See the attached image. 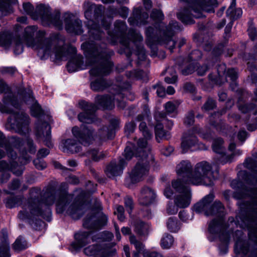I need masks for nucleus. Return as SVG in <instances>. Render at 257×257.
Here are the masks:
<instances>
[{
  "mask_svg": "<svg viewBox=\"0 0 257 257\" xmlns=\"http://www.w3.org/2000/svg\"><path fill=\"white\" fill-rule=\"evenodd\" d=\"M43 191L42 193L39 187L32 188L29 191L27 203L22 205L23 210L18 215L21 220L27 219L32 227L36 230H41L45 227L44 222L38 219L39 217L47 221L51 220V210L49 206L55 203L58 213L62 214L66 211L75 219L79 218L86 211L85 193L82 190L79 191V193L69 207L68 205L73 196L66 190H56L54 187L49 186Z\"/></svg>",
  "mask_w": 257,
  "mask_h": 257,
  "instance_id": "nucleus-1",
  "label": "nucleus"
},
{
  "mask_svg": "<svg viewBox=\"0 0 257 257\" xmlns=\"http://www.w3.org/2000/svg\"><path fill=\"white\" fill-rule=\"evenodd\" d=\"M81 48L86 57V63L84 64L82 56L76 55L67 64L69 72L84 69L87 66H91L92 68L89 71L91 76H105L110 73L112 63L109 58L114 55V52L108 49L105 43L87 41L81 45Z\"/></svg>",
  "mask_w": 257,
  "mask_h": 257,
  "instance_id": "nucleus-2",
  "label": "nucleus"
},
{
  "mask_svg": "<svg viewBox=\"0 0 257 257\" xmlns=\"http://www.w3.org/2000/svg\"><path fill=\"white\" fill-rule=\"evenodd\" d=\"M37 30V27L35 26L26 28L23 41L28 47L37 50L39 53L42 52L44 56L53 52L56 59L66 60L69 57L76 53L75 47L65 45V37L63 36L57 34L54 37L45 38V32L39 31L37 33L36 39H34Z\"/></svg>",
  "mask_w": 257,
  "mask_h": 257,
  "instance_id": "nucleus-3",
  "label": "nucleus"
},
{
  "mask_svg": "<svg viewBox=\"0 0 257 257\" xmlns=\"http://www.w3.org/2000/svg\"><path fill=\"white\" fill-rule=\"evenodd\" d=\"M237 176L239 180L231 181L230 186L233 189H241L243 194H234V197L241 199L244 196L251 198L249 201L242 203L240 209L243 210L239 216L240 226L245 228L251 223L257 224V176L252 175L245 170L240 171Z\"/></svg>",
  "mask_w": 257,
  "mask_h": 257,
  "instance_id": "nucleus-4",
  "label": "nucleus"
},
{
  "mask_svg": "<svg viewBox=\"0 0 257 257\" xmlns=\"http://www.w3.org/2000/svg\"><path fill=\"white\" fill-rule=\"evenodd\" d=\"M151 19L154 22V27L150 26L146 30L147 41L150 46L155 43L164 45L172 52L176 45V42L172 37L174 33L180 31L178 23L176 21H171L166 26L163 22L164 15L161 10L154 9L150 14Z\"/></svg>",
  "mask_w": 257,
  "mask_h": 257,
  "instance_id": "nucleus-5",
  "label": "nucleus"
},
{
  "mask_svg": "<svg viewBox=\"0 0 257 257\" xmlns=\"http://www.w3.org/2000/svg\"><path fill=\"white\" fill-rule=\"evenodd\" d=\"M4 93L3 103L0 102V111L2 113L13 114L14 121L12 126L15 132L20 135H26L29 132L30 117L23 111L14 113L12 106L19 109L20 103L10 87L3 80H0V94Z\"/></svg>",
  "mask_w": 257,
  "mask_h": 257,
  "instance_id": "nucleus-6",
  "label": "nucleus"
},
{
  "mask_svg": "<svg viewBox=\"0 0 257 257\" xmlns=\"http://www.w3.org/2000/svg\"><path fill=\"white\" fill-rule=\"evenodd\" d=\"M138 148L135 149V145L127 142L124 151L123 155L127 160H131L135 154L138 161L130 173V179L132 183L141 181L144 177L148 174L149 162L148 157L150 155V149L147 147V142L140 139L137 142Z\"/></svg>",
  "mask_w": 257,
  "mask_h": 257,
  "instance_id": "nucleus-7",
  "label": "nucleus"
},
{
  "mask_svg": "<svg viewBox=\"0 0 257 257\" xmlns=\"http://www.w3.org/2000/svg\"><path fill=\"white\" fill-rule=\"evenodd\" d=\"M127 26L125 22L121 20H117L114 23V32L108 31V41L114 45L117 41L123 47V50H120V53H124L126 57L129 59L132 55V49L130 47V43L132 41L135 43H140L143 40L142 36L137 33L134 29H130L128 32V36L126 37V32Z\"/></svg>",
  "mask_w": 257,
  "mask_h": 257,
  "instance_id": "nucleus-8",
  "label": "nucleus"
},
{
  "mask_svg": "<svg viewBox=\"0 0 257 257\" xmlns=\"http://www.w3.org/2000/svg\"><path fill=\"white\" fill-rule=\"evenodd\" d=\"M23 7L25 13L29 15L34 20L40 18L47 25H53L59 30L63 28V22L60 20L59 12L52 14L50 8L43 4L38 5L36 7L35 12H34V7L29 2L24 3Z\"/></svg>",
  "mask_w": 257,
  "mask_h": 257,
  "instance_id": "nucleus-9",
  "label": "nucleus"
},
{
  "mask_svg": "<svg viewBox=\"0 0 257 257\" xmlns=\"http://www.w3.org/2000/svg\"><path fill=\"white\" fill-rule=\"evenodd\" d=\"M227 226L224 222L223 217H218L212 220L209 224L208 231L211 234H219L220 240L225 243H227L230 238L231 234H232L234 239L235 240L234 251H235L236 244L238 240L243 241H248V240L243 239V232L241 230H237L233 233L232 230L227 231ZM236 253L239 254L235 251Z\"/></svg>",
  "mask_w": 257,
  "mask_h": 257,
  "instance_id": "nucleus-10",
  "label": "nucleus"
},
{
  "mask_svg": "<svg viewBox=\"0 0 257 257\" xmlns=\"http://www.w3.org/2000/svg\"><path fill=\"white\" fill-rule=\"evenodd\" d=\"M248 231V241L238 240L235 251L242 253L245 257H257V224L253 223L245 227Z\"/></svg>",
  "mask_w": 257,
  "mask_h": 257,
  "instance_id": "nucleus-11",
  "label": "nucleus"
},
{
  "mask_svg": "<svg viewBox=\"0 0 257 257\" xmlns=\"http://www.w3.org/2000/svg\"><path fill=\"white\" fill-rule=\"evenodd\" d=\"M212 167L206 161H202L195 165L193 175L188 179L193 185L211 186L213 184Z\"/></svg>",
  "mask_w": 257,
  "mask_h": 257,
  "instance_id": "nucleus-12",
  "label": "nucleus"
},
{
  "mask_svg": "<svg viewBox=\"0 0 257 257\" xmlns=\"http://www.w3.org/2000/svg\"><path fill=\"white\" fill-rule=\"evenodd\" d=\"M214 196L212 193L205 196L200 201L194 206V210L197 213L204 212L206 216L218 215L223 217L224 207L220 201H215L211 205Z\"/></svg>",
  "mask_w": 257,
  "mask_h": 257,
  "instance_id": "nucleus-13",
  "label": "nucleus"
},
{
  "mask_svg": "<svg viewBox=\"0 0 257 257\" xmlns=\"http://www.w3.org/2000/svg\"><path fill=\"white\" fill-rule=\"evenodd\" d=\"M85 6L87 9L85 11L84 16L88 20L87 26L88 29L89 41L94 43L93 40H101L104 36V33L95 22L93 10L91 9V3H86Z\"/></svg>",
  "mask_w": 257,
  "mask_h": 257,
  "instance_id": "nucleus-14",
  "label": "nucleus"
},
{
  "mask_svg": "<svg viewBox=\"0 0 257 257\" xmlns=\"http://www.w3.org/2000/svg\"><path fill=\"white\" fill-rule=\"evenodd\" d=\"M172 186L179 193L175 198V203L179 208H185L189 205L191 201L190 189L186 185L181 182L180 179L172 181Z\"/></svg>",
  "mask_w": 257,
  "mask_h": 257,
  "instance_id": "nucleus-15",
  "label": "nucleus"
},
{
  "mask_svg": "<svg viewBox=\"0 0 257 257\" xmlns=\"http://www.w3.org/2000/svg\"><path fill=\"white\" fill-rule=\"evenodd\" d=\"M80 107L83 110L78 115V118L81 122L86 123H94L97 120L95 112L97 109V106L92 103L81 101L79 103Z\"/></svg>",
  "mask_w": 257,
  "mask_h": 257,
  "instance_id": "nucleus-16",
  "label": "nucleus"
},
{
  "mask_svg": "<svg viewBox=\"0 0 257 257\" xmlns=\"http://www.w3.org/2000/svg\"><path fill=\"white\" fill-rule=\"evenodd\" d=\"M72 133L74 137L84 146L89 145L94 139V130L89 126L81 125V128L74 126L72 129Z\"/></svg>",
  "mask_w": 257,
  "mask_h": 257,
  "instance_id": "nucleus-17",
  "label": "nucleus"
},
{
  "mask_svg": "<svg viewBox=\"0 0 257 257\" xmlns=\"http://www.w3.org/2000/svg\"><path fill=\"white\" fill-rule=\"evenodd\" d=\"M18 92L22 96L25 103L31 105V114L32 116L39 118L44 114V110L37 101L35 100L31 90L28 89L27 91L25 89H21Z\"/></svg>",
  "mask_w": 257,
  "mask_h": 257,
  "instance_id": "nucleus-18",
  "label": "nucleus"
},
{
  "mask_svg": "<svg viewBox=\"0 0 257 257\" xmlns=\"http://www.w3.org/2000/svg\"><path fill=\"white\" fill-rule=\"evenodd\" d=\"M63 18L65 28L68 33L74 35H81L83 32L81 21L74 15L66 13Z\"/></svg>",
  "mask_w": 257,
  "mask_h": 257,
  "instance_id": "nucleus-19",
  "label": "nucleus"
},
{
  "mask_svg": "<svg viewBox=\"0 0 257 257\" xmlns=\"http://www.w3.org/2000/svg\"><path fill=\"white\" fill-rule=\"evenodd\" d=\"M107 222V217L101 213L97 217L92 214L87 215L84 219L83 226L86 229L95 231L101 229Z\"/></svg>",
  "mask_w": 257,
  "mask_h": 257,
  "instance_id": "nucleus-20",
  "label": "nucleus"
},
{
  "mask_svg": "<svg viewBox=\"0 0 257 257\" xmlns=\"http://www.w3.org/2000/svg\"><path fill=\"white\" fill-rule=\"evenodd\" d=\"M177 174L179 177L177 179H180L181 182L185 185L190 184L188 179L193 175L192 166L188 161H182L176 166Z\"/></svg>",
  "mask_w": 257,
  "mask_h": 257,
  "instance_id": "nucleus-21",
  "label": "nucleus"
},
{
  "mask_svg": "<svg viewBox=\"0 0 257 257\" xmlns=\"http://www.w3.org/2000/svg\"><path fill=\"white\" fill-rule=\"evenodd\" d=\"M36 136L38 139H43L45 145L49 148L53 147L51 141V126L46 122L40 123L38 120Z\"/></svg>",
  "mask_w": 257,
  "mask_h": 257,
  "instance_id": "nucleus-22",
  "label": "nucleus"
},
{
  "mask_svg": "<svg viewBox=\"0 0 257 257\" xmlns=\"http://www.w3.org/2000/svg\"><path fill=\"white\" fill-rule=\"evenodd\" d=\"M156 198L154 190L148 186H144L140 190L138 196V201L140 205L148 206L153 203Z\"/></svg>",
  "mask_w": 257,
  "mask_h": 257,
  "instance_id": "nucleus-23",
  "label": "nucleus"
},
{
  "mask_svg": "<svg viewBox=\"0 0 257 257\" xmlns=\"http://www.w3.org/2000/svg\"><path fill=\"white\" fill-rule=\"evenodd\" d=\"M179 100L169 101L164 104L165 112H158L155 113L154 117L158 122L166 117L167 114L174 116L177 113V109L180 104Z\"/></svg>",
  "mask_w": 257,
  "mask_h": 257,
  "instance_id": "nucleus-24",
  "label": "nucleus"
},
{
  "mask_svg": "<svg viewBox=\"0 0 257 257\" xmlns=\"http://www.w3.org/2000/svg\"><path fill=\"white\" fill-rule=\"evenodd\" d=\"M89 231H80L74 235L75 241L71 244V251H78L90 242Z\"/></svg>",
  "mask_w": 257,
  "mask_h": 257,
  "instance_id": "nucleus-25",
  "label": "nucleus"
},
{
  "mask_svg": "<svg viewBox=\"0 0 257 257\" xmlns=\"http://www.w3.org/2000/svg\"><path fill=\"white\" fill-rule=\"evenodd\" d=\"M149 15L147 13L142 12V9L138 8L133 10L132 16L128 19L130 25L141 26L148 24Z\"/></svg>",
  "mask_w": 257,
  "mask_h": 257,
  "instance_id": "nucleus-26",
  "label": "nucleus"
},
{
  "mask_svg": "<svg viewBox=\"0 0 257 257\" xmlns=\"http://www.w3.org/2000/svg\"><path fill=\"white\" fill-rule=\"evenodd\" d=\"M85 254L88 256L100 255L104 257L105 255H110L109 248L105 244H93L85 247L83 249Z\"/></svg>",
  "mask_w": 257,
  "mask_h": 257,
  "instance_id": "nucleus-27",
  "label": "nucleus"
},
{
  "mask_svg": "<svg viewBox=\"0 0 257 257\" xmlns=\"http://www.w3.org/2000/svg\"><path fill=\"white\" fill-rule=\"evenodd\" d=\"M126 162L123 159H120L118 164L114 161L111 162L106 167L105 172L109 178L120 175L122 170L126 165Z\"/></svg>",
  "mask_w": 257,
  "mask_h": 257,
  "instance_id": "nucleus-28",
  "label": "nucleus"
},
{
  "mask_svg": "<svg viewBox=\"0 0 257 257\" xmlns=\"http://www.w3.org/2000/svg\"><path fill=\"white\" fill-rule=\"evenodd\" d=\"M198 143V140L195 135L194 131L189 130L184 133L182 138L181 147L183 153L186 152L190 148L195 146Z\"/></svg>",
  "mask_w": 257,
  "mask_h": 257,
  "instance_id": "nucleus-29",
  "label": "nucleus"
},
{
  "mask_svg": "<svg viewBox=\"0 0 257 257\" xmlns=\"http://www.w3.org/2000/svg\"><path fill=\"white\" fill-rule=\"evenodd\" d=\"M114 95H98L95 97V102L104 109H112L114 107Z\"/></svg>",
  "mask_w": 257,
  "mask_h": 257,
  "instance_id": "nucleus-30",
  "label": "nucleus"
},
{
  "mask_svg": "<svg viewBox=\"0 0 257 257\" xmlns=\"http://www.w3.org/2000/svg\"><path fill=\"white\" fill-rule=\"evenodd\" d=\"M0 257H11L8 241V233L6 229H3L1 232Z\"/></svg>",
  "mask_w": 257,
  "mask_h": 257,
  "instance_id": "nucleus-31",
  "label": "nucleus"
},
{
  "mask_svg": "<svg viewBox=\"0 0 257 257\" xmlns=\"http://www.w3.org/2000/svg\"><path fill=\"white\" fill-rule=\"evenodd\" d=\"M111 80L104 78H97L92 81L90 83L91 89L96 92L102 91L112 85Z\"/></svg>",
  "mask_w": 257,
  "mask_h": 257,
  "instance_id": "nucleus-32",
  "label": "nucleus"
},
{
  "mask_svg": "<svg viewBox=\"0 0 257 257\" xmlns=\"http://www.w3.org/2000/svg\"><path fill=\"white\" fill-rule=\"evenodd\" d=\"M244 95L243 93L242 95L240 96L238 100L237 106L239 110L243 113H246L251 110H254L253 112V115L257 114V105L253 103H245V100H244L243 96Z\"/></svg>",
  "mask_w": 257,
  "mask_h": 257,
  "instance_id": "nucleus-33",
  "label": "nucleus"
},
{
  "mask_svg": "<svg viewBox=\"0 0 257 257\" xmlns=\"http://www.w3.org/2000/svg\"><path fill=\"white\" fill-rule=\"evenodd\" d=\"M155 134L157 141L160 143L162 140H168L171 137V133L164 128L162 123L158 122L155 126Z\"/></svg>",
  "mask_w": 257,
  "mask_h": 257,
  "instance_id": "nucleus-34",
  "label": "nucleus"
},
{
  "mask_svg": "<svg viewBox=\"0 0 257 257\" xmlns=\"http://www.w3.org/2000/svg\"><path fill=\"white\" fill-rule=\"evenodd\" d=\"M235 144L234 142H230L228 146V150L232 152V154L229 155L224 154L222 156V159L220 160V163L224 164L226 163L231 162L234 157L239 156L242 154V151L240 150H235Z\"/></svg>",
  "mask_w": 257,
  "mask_h": 257,
  "instance_id": "nucleus-35",
  "label": "nucleus"
},
{
  "mask_svg": "<svg viewBox=\"0 0 257 257\" xmlns=\"http://www.w3.org/2000/svg\"><path fill=\"white\" fill-rule=\"evenodd\" d=\"M64 148L72 153H78L80 151L81 147L76 140L73 139H68L64 141Z\"/></svg>",
  "mask_w": 257,
  "mask_h": 257,
  "instance_id": "nucleus-36",
  "label": "nucleus"
},
{
  "mask_svg": "<svg viewBox=\"0 0 257 257\" xmlns=\"http://www.w3.org/2000/svg\"><path fill=\"white\" fill-rule=\"evenodd\" d=\"M96 136L100 140L106 141L112 139L114 137V132L110 130L108 127L104 126L98 130Z\"/></svg>",
  "mask_w": 257,
  "mask_h": 257,
  "instance_id": "nucleus-37",
  "label": "nucleus"
},
{
  "mask_svg": "<svg viewBox=\"0 0 257 257\" xmlns=\"http://www.w3.org/2000/svg\"><path fill=\"white\" fill-rule=\"evenodd\" d=\"M8 145H10V149L7 151L8 152L11 151L12 148H15L21 151L24 145V141L19 137L12 136L8 138Z\"/></svg>",
  "mask_w": 257,
  "mask_h": 257,
  "instance_id": "nucleus-38",
  "label": "nucleus"
},
{
  "mask_svg": "<svg viewBox=\"0 0 257 257\" xmlns=\"http://www.w3.org/2000/svg\"><path fill=\"white\" fill-rule=\"evenodd\" d=\"M166 225L168 229L172 232H177L181 228V223L177 218L174 217H169Z\"/></svg>",
  "mask_w": 257,
  "mask_h": 257,
  "instance_id": "nucleus-39",
  "label": "nucleus"
},
{
  "mask_svg": "<svg viewBox=\"0 0 257 257\" xmlns=\"http://www.w3.org/2000/svg\"><path fill=\"white\" fill-rule=\"evenodd\" d=\"M24 197L22 196H11L8 197L5 201L7 208H12L22 204Z\"/></svg>",
  "mask_w": 257,
  "mask_h": 257,
  "instance_id": "nucleus-40",
  "label": "nucleus"
},
{
  "mask_svg": "<svg viewBox=\"0 0 257 257\" xmlns=\"http://www.w3.org/2000/svg\"><path fill=\"white\" fill-rule=\"evenodd\" d=\"M223 140L221 138H219L215 139L212 144V149L213 151L221 155L220 158H218L220 162L222 159V155L225 154L224 153L225 149L223 146Z\"/></svg>",
  "mask_w": 257,
  "mask_h": 257,
  "instance_id": "nucleus-41",
  "label": "nucleus"
},
{
  "mask_svg": "<svg viewBox=\"0 0 257 257\" xmlns=\"http://www.w3.org/2000/svg\"><path fill=\"white\" fill-rule=\"evenodd\" d=\"M17 0H0V17L7 15L11 11L10 4H15Z\"/></svg>",
  "mask_w": 257,
  "mask_h": 257,
  "instance_id": "nucleus-42",
  "label": "nucleus"
},
{
  "mask_svg": "<svg viewBox=\"0 0 257 257\" xmlns=\"http://www.w3.org/2000/svg\"><path fill=\"white\" fill-rule=\"evenodd\" d=\"M12 33L8 31L2 32L0 33V46L6 48L11 44L12 40Z\"/></svg>",
  "mask_w": 257,
  "mask_h": 257,
  "instance_id": "nucleus-43",
  "label": "nucleus"
},
{
  "mask_svg": "<svg viewBox=\"0 0 257 257\" xmlns=\"http://www.w3.org/2000/svg\"><path fill=\"white\" fill-rule=\"evenodd\" d=\"M225 67H226L224 64L220 65L217 68V72L218 75V77L213 76L211 74H210L208 75L209 80L216 84L221 85L223 83V82L220 80V78L222 76V75L224 74L225 73Z\"/></svg>",
  "mask_w": 257,
  "mask_h": 257,
  "instance_id": "nucleus-44",
  "label": "nucleus"
},
{
  "mask_svg": "<svg viewBox=\"0 0 257 257\" xmlns=\"http://www.w3.org/2000/svg\"><path fill=\"white\" fill-rule=\"evenodd\" d=\"M88 155L95 162H98L104 159L107 154L106 152H100L97 149H92L88 152Z\"/></svg>",
  "mask_w": 257,
  "mask_h": 257,
  "instance_id": "nucleus-45",
  "label": "nucleus"
},
{
  "mask_svg": "<svg viewBox=\"0 0 257 257\" xmlns=\"http://www.w3.org/2000/svg\"><path fill=\"white\" fill-rule=\"evenodd\" d=\"M234 6L235 4L232 3L226 11L227 15L233 20L237 19L241 17L242 14L241 9H235Z\"/></svg>",
  "mask_w": 257,
  "mask_h": 257,
  "instance_id": "nucleus-46",
  "label": "nucleus"
},
{
  "mask_svg": "<svg viewBox=\"0 0 257 257\" xmlns=\"http://www.w3.org/2000/svg\"><path fill=\"white\" fill-rule=\"evenodd\" d=\"M28 244L26 240L22 236H20L17 238L13 244V248L16 251H20L26 249Z\"/></svg>",
  "mask_w": 257,
  "mask_h": 257,
  "instance_id": "nucleus-47",
  "label": "nucleus"
},
{
  "mask_svg": "<svg viewBox=\"0 0 257 257\" xmlns=\"http://www.w3.org/2000/svg\"><path fill=\"white\" fill-rule=\"evenodd\" d=\"M174 238L173 236L168 233H165L161 240V247L164 249H169L173 245Z\"/></svg>",
  "mask_w": 257,
  "mask_h": 257,
  "instance_id": "nucleus-48",
  "label": "nucleus"
},
{
  "mask_svg": "<svg viewBox=\"0 0 257 257\" xmlns=\"http://www.w3.org/2000/svg\"><path fill=\"white\" fill-rule=\"evenodd\" d=\"M135 231L140 235H145L148 233V226L144 222L138 221L135 223Z\"/></svg>",
  "mask_w": 257,
  "mask_h": 257,
  "instance_id": "nucleus-49",
  "label": "nucleus"
},
{
  "mask_svg": "<svg viewBox=\"0 0 257 257\" xmlns=\"http://www.w3.org/2000/svg\"><path fill=\"white\" fill-rule=\"evenodd\" d=\"M130 241L132 244H133L135 245L137 250V251L134 253V256L135 257H138L139 253L143 251L144 245L142 242L137 240L134 235H131L130 237Z\"/></svg>",
  "mask_w": 257,
  "mask_h": 257,
  "instance_id": "nucleus-50",
  "label": "nucleus"
},
{
  "mask_svg": "<svg viewBox=\"0 0 257 257\" xmlns=\"http://www.w3.org/2000/svg\"><path fill=\"white\" fill-rule=\"evenodd\" d=\"M245 168L250 170L252 173L257 174V161L251 158L245 159L243 163Z\"/></svg>",
  "mask_w": 257,
  "mask_h": 257,
  "instance_id": "nucleus-51",
  "label": "nucleus"
},
{
  "mask_svg": "<svg viewBox=\"0 0 257 257\" xmlns=\"http://www.w3.org/2000/svg\"><path fill=\"white\" fill-rule=\"evenodd\" d=\"M91 9L93 10L95 22L97 24L99 22V19L101 18L103 7L91 3Z\"/></svg>",
  "mask_w": 257,
  "mask_h": 257,
  "instance_id": "nucleus-52",
  "label": "nucleus"
},
{
  "mask_svg": "<svg viewBox=\"0 0 257 257\" xmlns=\"http://www.w3.org/2000/svg\"><path fill=\"white\" fill-rule=\"evenodd\" d=\"M226 76L230 78L232 83L230 84V87L232 90H234L237 86V83L235 82L238 77L237 73L234 68L228 69L226 72Z\"/></svg>",
  "mask_w": 257,
  "mask_h": 257,
  "instance_id": "nucleus-53",
  "label": "nucleus"
},
{
  "mask_svg": "<svg viewBox=\"0 0 257 257\" xmlns=\"http://www.w3.org/2000/svg\"><path fill=\"white\" fill-rule=\"evenodd\" d=\"M139 130L142 133L143 136L144 137L145 139L141 138L140 139H143L145 140L147 142V140L151 139L152 137V134L151 132L149 130L147 124L144 121H142L140 125H139Z\"/></svg>",
  "mask_w": 257,
  "mask_h": 257,
  "instance_id": "nucleus-54",
  "label": "nucleus"
},
{
  "mask_svg": "<svg viewBox=\"0 0 257 257\" xmlns=\"http://www.w3.org/2000/svg\"><path fill=\"white\" fill-rule=\"evenodd\" d=\"M125 75L129 78L142 79L146 75V73L143 70H134L132 71H126L125 72Z\"/></svg>",
  "mask_w": 257,
  "mask_h": 257,
  "instance_id": "nucleus-55",
  "label": "nucleus"
},
{
  "mask_svg": "<svg viewBox=\"0 0 257 257\" xmlns=\"http://www.w3.org/2000/svg\"><path fill=\"white\" fill-rule=\"evenodd\" d=\"M138 56V61L137 62V65H139L141 61H144L146 58V54L145 50L141 45H137V54Z\"/></svg>",
  "mask_w": 257,
  "mask_h": 257,
  "instance_id": "nucleus-56",
  "label": "nucleus"
},
{
  "mask_svg": "<svg viewBox=\"0 0 257 257\" xmlns=\"http://www.w3.org/2000/svg\"><path fill=\"white\" fill-rule=\"evenodd\" d=\"M216 107V102L212 98L208 97L201 108L204 111H209L213 109Z\"/></svg>",
  "mask_w": 257,
  "mask_h": 257,
  "instance_id": "nucleus-57",
  "label": "nucleus"
},
{
  "mask_svg": "<svg viewBox=\"0 0 257 257\" xmlns=\"http://www.w3.org/2000/svg\"><path fill=\"white\" fill-rule=\"evenodd\" d=\"M195 65L194 63H190L188 64L184 68L181 70V73L184 75H188L192 74L194 72Z\"/></svg>",
  "mask_w": 257,
  "mask_h": 257,
  "instance_id": "nucleus-58",
  "label": "nucleus"
},
{
  "mask_svg": "<svg viewBox=\"0 0 257 257\" xmlns=\"http://www.w3.org/2000/svg\"><path fill=\"white\" fill-rule=\"evenodd\" d=\"M33 164L37 169L40 170L44 169L47 167V164L43 159L38 157L34 160Z\"/></svg>",
  "mask_w": 257,
  "mask_h": 257,
  "instance_id": "nucleus-59",
  "label": "nucleus"
},
{
  "mask_svg": "<svg viewBox=\"0 0 257 257\" xmlns=\"http://www.w3.org/2000/svg\"><path fill=\"white\" fill-rule=\"evenodd\" d=\"M202 56V52L200 50H194L189 55V59L191 61H195L200 60Z\"/></svg>",
  "mask_w": 257,
  "mask_h": 257,
  "instance_id": "nucleus-60",
  "label": "nucleus"
},
{
  "mask_svg": "<svg viewBox=\"0 0 257 257\" xmlns=\"http://www.w3.org/2000/svg\"><path fill=\"white\" fill-rule=\"evenodd\" d=\"M23 43H24L23 42ZM24 46L23 42L20 39H17L15 42V46L14 49V53L16 55L21 54L23 51Z\"/></svg>",
  "mask_w": 257,
  "mask_h": 257,
  "instance_id": "nucleus-61",
  "label": "nucleus"
},
{
  "mask_svg": "<svg viewBox=\"0 0 257 257\" xmlns=\"http://www.w3.org/2000/svg\"><path fill=\"white\" fill-rule=\"evenodd\" d=\"M28 151L31 154H35L36 152V146L34 144L33 140L28 137L26 139Z\"/></svg>",
  "mask_w": 257,
  "mask_h": 257,
  "instance_id": "nucleus-62",
  "label": "nucleus"
},
{
  "mask_svg": "<svg viewBox=\"0 0 257 257\" xmlns=\"http://www.w3.org/2000/svg\"><path fill=\"white\" fill-rule=\"evenodd\" d=\"M194 122V113L192 111L188 112L184 119V124L188 126H190L193 124Z\"/></svg>",
  "mask_w": 257,
  "mask_h": 257,
  "instance_id": "nucleus-63",
  "label": "nucleus"
},
{
  "mask_svg": "<svg viewBox=\"0 0 257 257\" xmlns=\"http://www.w3.org/2000/svg\"><path fill=\"white\" fill-rule=\"evenodd\" d=\"M124 204L126 211L129 214H131L134 208V203L132 198L130 197H125L124 198Z\"/></svg>",
  "mask_w": 257,
  "mask_h": 257,
  "instance_id": "nucleus-64",
  "label": "nucleus"
}]
</instances>
